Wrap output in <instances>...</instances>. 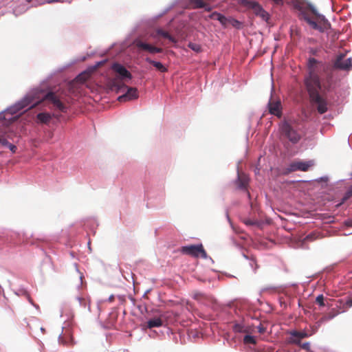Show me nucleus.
Returning a JSON list of instances; mask_svg holds the SVG:
<instances>
[{
	"label": "nucleus",
	"mask_w": 352,
	"mask_h": 352,
	"mask_svg": "<svg viewBox=\"0 0 352 352\" xmlns=\"http://www.w3.org/2000/svg\"><path fill=\"white\" fill-rule=\"evenodd\" d=\"M339 314V311L333 309L331 312L328 313L325 316L321 318L322 321H327L333 319L334 317Z\"/></svg>",
	"instance_id": "nucleus-23"
},
{
	"label": "nucleus",
	"mask_w": 352,
	"mask_h": 352,
	"mask_svg": "<svg viewBox=\"0 0 352 352\" xmlns=\"http://www.w3.org/2000/svg\"><path fill=\"white\" fill-rule=\"evenodd\" d=\"M210 18L218 20L223 25H226L227 22V19L223 15L217 12H213L210 15Z\"/></svg>",
	"instance_id": "nucleus-21"
},
{
	"label": "nucleus",
	"mask_w": 352,
	"mask_h": 352,
	"mask_svg": "<svg viewBox=\"0 0 352 352\" xmlns=\"http://www.w3.org/2000/svg\"><path fill=\"white\" fill-rule=\"evenodd\" d=\"M345 225L349 227H352V220L346 221Z\"/></svg>",
	"instance_id": "nucleus-34"
},
{
	"label": "nucleus",
	"mask_w": 352,
	"mask_h": 352,
	"mask_svg": "<svg viewBox=\"0 0 352 352\" xmlns=\"http://www.w3.org/2000/svg\"><path fill=\"white\" fill-rule=\"evenodd\" d=\"M241 4L248 9L253 10L254 13L263 20L267 21L269 19L268 13L263 10L258 2L250 0H241Z\"/></svg>",
	"instance_id": "nucleus-5"
},
{
	"label": "nucleus",
	"mask_w": 352,
	"mask_h": 352,
	"mask_svg": "<svg viewBox=\"0 0 352 352\" xmlns=\"http://www.w3.org/2000/svg\"><path fill=\"white\" fill-rule=\"evenodd\" d=\"M309 75L305 78V85L312 103L317 104V110L320 113H324L327 111V102L319 94V90H329L331 86L332 75L327 74L326 79L320 81L318 72L322 69L325 71L326 67L318 62L314 58H310L308 60Z\"/></svg>",
	"instance_id": "nucleus-1"
},
{
	"label": "nucleus",
	"mask_w": 352,
	"mask_h": 352,
	"mask_svg": "<svg viewBox=\"0 0 352 352\" xmlns=\"http://www.w3.org/2000/svg\"><path fill=\"white\" fill-rule=\"evenodd\" d=\"M245 224L247 225H254L255 222L251 221V220H247L245 221Z\"/></svg>",
	"instance_id": "nucleus-35"
},
{
	"label": "nucleus",
	"mask_w": 352,
	"mask_h": 352,
	"mask_svg": "<svg viewBox=\"0 0 352 352\" xmlns=\"http://www.w3.org/2000/svg\"><path fill=\"white\" fill-rule=\"evenodd\" d=\"M243 342L245 344H256V340L254 336L247 335L243 338Z\"/></svg>",
	"instance_id": "nucleus-25"
},
{
	"label": "nucleus",
	"mask_w": 352,
	"mask_h": 352,
	"mask_svg": "<svg viewBox=\"0 0 352 352\" xmlns=\"http://www.w3.org/2000/svg\"><path fill=\"white\" fill-rule=\"evenodd\" d=\"M236 184L241 189H245L248 184V178L245 174H238Z\"/></svg>",
	"instance_id": "nucleus-17"
},
{
	"label": "nucleus",
	"mask_w": 352,
	"mask_h": 352,
	"mask_svg": "<svg viewBox=\"0 0 352 352\" xmlns=\"http://www.w3.org/2000/svg\"><path fill=\"white\" fill-rule=\"evenodd\" d=\"M351 307H352V298H349L346 301V302L343 305L344 309L342 311H345L346 310H347L348 308Z\"/></svg>",
	"instance_id": "nucleus-29"
},
{
	"label": "nucleus",
	"mask_w": 352,
	"mask_h": 352,
	"mask_svg": "<svg viewBox=\"0 0 352 352\" xmlns=\"http://www.w3.org/2000/svg\"><path fill=\"white\" fill-rule=\"evenodd\" d=\"M345 55L343 54H339L334 63L333 67L337 69L349 71L352 68V60L351 58L344 59Z\"/></svg>",
	"instance_id": "nucleus-10"
},
{
	"label": "nucleus",
	"mask_w": 352,
	"mask_h": 352,
	"mask_svg": "<svg viewBox=\"0 0 352 352\" xmlns=\"http://www.w3.org/2000/svg\"><path fill=\"white\" fill-rule=\"evenodd\" d=\"M272 1H274L277 5L281 4L283 3L282 0H272Z\"/></svg>",
	"instance_id": "nucleus-36"
},
{
	"label": "nucleus",
	"mask_w": 352,
	"mask_h": 352,
	"mask_svg": "<svg viewBox=\"0 0 352 352\" xmlns=\"http://www.w3.org/2000/svg\"><path fill=\"white\" fill-rule=\"evenodd\" d=\"M34 96L31 94L27 95L21 101L16 104L15 109L18 111L21 110L33 102Z\"/></svg>",
	"instance_id": "nucleus-15"
},
{
	"label": "nucleus",
	"mask_w": 352,
	"mask_h": 352,
	"mask_svg": "<svg viewBox=\"0 0 352 352\" xmlns=\"http://www.w3.org/2000/svg\"><path fill=\"white\" fill-rule=\"evenodd\" d=\"M311 13L314 15L311 18L308 14L304 16V19L315 30H318L320 32H324L330 28V23L325 19V17L320 14L316 8L314 7L310 8Z\"/></svg>",
	"instance_id": "nucleus-4"
},
{
	"label": "nucleus",
	"mask_w": 352,
	"mask_h": 352,
	"mask_svg": "<svg viewBox=\"0 0 352 352\" xmlns=\"http://www.w3.org/2000/svg\"><path fill=\"white\" fill-rule=\"evenodd\" d=\"M146 61L151 65H153L158 71L161 72H166L167 68L162 64L160 62H157L155 60H151L150 58H146Z\"/></svg>",
	"instance_id": "nucleus-19"
},
{
	"label": "nucleus",
	"mask_w": 352,
	"mask_h": 352,
	"mask_svg": "<svg viewBox=\"0 0 352 352\" xmlns=\"http://www.w3.org/2000/svg\"><path fill=\"white\" fill-rule=\"evenodd\" d=\"M233 330L235 332H242L243 331V326L240 324H235L233 326Z\"/></svg>",
	"instance_id": "nucleus-30"
},
{
	"label": "nucleus",
	"mask_w": 352,
	"mask_h": 352,
	"mask_svg": "<svg viewBox=\"0 0 352 352\" xmlns=\"http://www.w3.org/2000/svg\"><path fill=\"white\" fill-rule=\"evenodd\" d=\"M280 131L283 135L289 139L292 143H297L300 140L301 136L297 131L294 129L292 125L287 122H284L280 125Z\"/></svg>",
	"instance_id": "nucleus-8"
},
{
	"label": "nucleus",
	"mask_w": 352,
	"mask_h": 352,
	"mask_svg": "<svg viewBox=\"0 0 352 352\" xmlns=\"http://www.w3.org/2000/svg\"><path fill=\"white\" fill-rule=\"evenodd\" d=\"M89 76H90V74L89 72H85L80 74L77 76L76 80L78 82H84L88 80Z\"/></svg>",
	"instance_id": "nucleus-24"
},
{
	"label": "nucleus",
	"mask_w": 352,
	"mask_h": 352,
	"mask_svg": "<svg viewBox=\"0 0 352 352\" xmlns=\"http://www.w3.org/2000/svg\"><path fill=\"white\" fill-rule=\"evenodd\" d=\"M56 1V0H50V1H49L48 2H49V3H51V2Z\"/></svg>",
	"instance_id": "nucleus-37"
},
{
	"label": "nucleus",
	"mask_w": 352,
	"mask_h": 352,
	"mask_svg": "<svg viewBox=\"0 0 352 352\" xmlns=\"http://www.w3.org/2000/svg\"><path fill=\"white\" fill-rule=\"evenodd\" d=\"M43 100L50 101L53 105L58 109L60 111L65 113L67 111V107L60 101L59 98L56 96L54 92L50 91L43 97V98L38 102L33 103L30 108H33L37 106L39 103H41Z\"/></svg>",
	"instance_id": "nucleus-6"
},
{
	"label": "nucleus",
	"mask_w": 352,
	"mask_h": 352,
	"mask_svg": "<svg viewBox=\"0 0 352 352\" xmlns=\"http://www.w3.org/2000/svg\"><path fill=\"white\" fill-rule=\"evenodd\" d=\"M112 69L118 74V76H116L115 78L121 79L122 82L125 79L131 80L132 78L131 74L120 63H113Z\"/></svg>",
	"instance_id": "nucleus-12"
},
{
	"label": "nucleus",
	"mask_w": 352,
	"mask_h": 352,
	"mask_svg": "<svg viewBox=\"0 0 352 352\" xmlns=\"http://www.w3.org/2000/svg\"><path fill=\"white\" fill-rule=\"evenodd\" d=\"M268 108H269V112L274 115L277 116L278 118H280L282 116V107H281V103L280 101L276 100H270L268 103Z\"/></svg>",
	"instance_id": "nucleus-14"
},
{
	"label": "nucleus",
	"mask_w": 352,
	"mask_h": 352,
	"mask_svg": "<svg viewBox=\"0 0 352 352\" xmlns=\"http://www.w3.org/2000/svg\"><path fill=\"white\" fill-rule=\"evenodd\" d=\"M26 1H28V2H30L31 0H26Z\"/></svg>",
	"instance_id": "nucleus-39"
},
{
	"label": "nucleus",
	"mask_w": 352,
	"mask_h": 352,
	"mask_svg": "<svg viewBox=\"0 0 352 352\" xmlns=\"http://www.w3.org/2000/svg\"><path fill=\"white\" fill-rule=\"evenodd\" d=\"M134 44L136 47L140 50L148 52L150 54L161 53L163 52V49L161 47H155L151 44L144 43L141 40H135Z\"/></svg>",
	"instance_id": "nucleus-11"
},
{
	"label": "nucleus",
	"mask_w": 352,
	"mask_h": 352,
	"mask_svg": "<svg viewBox=\"0 0 352 352\" xmlns=\"http://www.w3.org/2000/svg\"><path fill=\"white\" fill-rule=\"evenodd\" d=\"M9 111L0 113V145L8 148L12 153L16 151V146L8 142L11 139L10 125L16 120Z\"/></svg>",
	"instance_id": "nucleus-2"
},
{
	"label": "nucleus",
	"mask_w": 352,
	"mask_h": 352,
	"mask_svg": "<svg viewBox=\"0 0 352 352\" xmlns=\"http://www.w3.org/2000/svg\"><path fill=\"white\" fill-rule=\"evenodd\" d=\"M248 195L249 197H250V195L249 192H248Z\"/></svg>",
	"instance_id": "nucleus-38"
},
{
	"label": "nucleus",
	"mask_w": 352,
	"mask_h": 352,
	"mask_svg": "<svg viewBox=\"0 0 352 352\" xmlns=\"http://www.w3.org/2000/svg\"><path fill=\"white\" fill-rule=\"evenodd\" d=\"M256 328L258 329V332L261 334L264 333L266 331V328L261 324H260Z\"/></svg>",
	"instance_id": "nucleus-31"
},
{
	"label": "nucleus",
	"mask_w": 352,
	"mask_h": 352,
	"mask_svg": "<svg viewBox=\"0 0 352 352\" xmlns=\"http://www.w3.org/2000/svg\"><path fill=\"white\" fill-rule=\"evenodd\" d=\"M189 5L193 9L204 8L207 11L211 10V7L203 0H190Z\"/></svg>",
	"instance_id": "nucleus-16"
},
{
	"label": "nucleus",
	"mask_w": 352,
	"mask_h": 352,
	"mask_svg": "<svg viewBox=\"0 0 352 352\" xmlns=\"http://www.w3.org/2000/svg\"><path fill=\"white\" fill-rule=\"evenodd\" d=\"M316 164L315 160H310L308 161H294L287 167V172L292 173L298 170L308 171Z\"/></svg>",
	"instance_id": "nucleus-7"
},
{
	"label": "nucleus",
	"mask_w": 352,
	"mask_h": 352,
	"mask_svg": "<svg viewBox=\"0 0 352 352\" xmlns=\"http://www.w3.org/2000/svg\"><path fill=\"white\" fill-rule=\"evenodd\" d=\"M107 86L111 91L119 93L126 89L125 94L120 96L118 98L120 102L134 100L138 98L139 93L135 87H129L126 86L121 79L118 78H111L108 80Z\"/></svg>",
	"instance_id": "nucleus-3"
},
{
	"label": "nucleus",
	"mask_w": 352,
	"mask_h": 352,
	"mask_svg": "<svg viewBox=\"0 0 352 352\" xmlns=\"http://www.w3.org/2000/svg\"><path fill=\"white\" fill-rule=\"evenodd\" d=\"M298 345L302 349L306 350L307 351H310V343L309 342H306L304 343L300 342V344H298Z\"/></svg>",
	"instance_id": "nucleus-27"
},
{
	"label": "nucleus",
	"mask_w": 352,
	"mask_h": 352,
	"mask_svg": "<svg viewBox=\"0 0 352 352\" xmlns=\"http://www.w3.org/2000/svg\"><path fill=\"white\" fill-rule=\"evenodd\" d=\"M180 252L184 254L194 257H198L201 255L202 258H206V252L201 244L183 246L181 248Z\"/></svg>",
	"instance_id": "nucleus-9"
},
{
	"label": "nucleus",
	"mask_w": 352,
	"mask_h": 352,
	"mask_svg": "<svg viewBox=\"0 0 352 352\" xmlns=\"http://www.w3.org/2000/svg\"><path fill=\"white\" fill-rule=\"evenodd\" d=\"M351 196H352V188H351V190H348V191L346 192V194H345V195H344V198H343V201H344L347 200V199H348L349 197H351Z\"/></svg>",
	"instance_id": "nucleus-32"
},
{
	"label": "nucleus",
	"mask_w": 352,
	"mask_h": 352,
	"mask_svg": "<svg viewBox=\"0 0 352 352\" xmlns=\"http://www.w3.org/2000/svg\"><path fill=\"white\" fill-rule=\"evenodd\" d=\"M189 47L195 50V51H199V46L197 45L196 44H193V43H190L189 44Z\"/></svg>",
	"instance_id": "nucleus-33"
},
{
	"label": "nucleus",
	"mask_w": 352,
	"mask_h": 352,
	"mask_svg": "<svg viewBox=\"0 0 352 352\" xmlns=\"http://www.w3.org/2000/svg\"><path fill=\"white\" fill-rule=\"evenodd\" d=\"M52 117V115L49 113H39L36 116L37 120L42 124L49 123Z\"/></svg>",
	"instance_id": "nucleus-20"
},
{
	"label": "nucleus",
	"mask_w": 352,
	"mask_h": 352,
	"mask_svg": "<svg viewBox=\"0 0 352 352\" xmlns=\"http://www.w3.org/2000/svg\"><path fill=\"white\" fill-rule=\"evenodd\" d=\"M289 334L290 337L288 342L294 344H300L302 339L309 336L305 331H292L289 332Z\"/></svg>",
	"instance_id": "nucleus-13"
},
{
	"label": "nucleus",
	"mask_w": 352,
	"mask_h": 352,
	"mask_svg": "<svg viewBox=\"0 0 352 352\" xmlns=\"http://www.w3.org/2000/svg\"><path fill=\"white\" fill-rule=\"evenodd\" d=\"M163 325V321L162 320V318H155L150 319L147 322V327L149 329H152L154 327H160Z\"/></svg>",
	"instance_id": "nucleus-18"
},
{
	"label": "nucleus",
	"mask_w": 352,
	"mask_h": 352,
	"mask_svg": "<svg viewBox=\"0 0 352 352\" xmlns=\"http://www.w3.org/2000/svg\"><path fill=\"white\" fill-rule=\"evenodd\" d=\"M157 34L160 36H162L166 38H168L169 41H170L173 43H175L176 40L174 37H173L168 32H165L162 30H157Z\"/></svg>",
	"instance_id": "nucleus-22"
},
{
	"label": "nucleus",
	"mask_w": 352,
	"mask_h": 352,
	"mask_svg": "<svg viewBox=\"0 0 352 352\" xmlns=\"http://www.w3.org/2000/svg\"><path fill=\"white\" fill-rule=\"evenodd\" d=\"M316 302L320 305V306H322V307H324L325 305H324V296L323 295H319L316 297Z\"/></svg>",
	"instance_id": "nucleus-26"
},
{
	"label": "nucleus",
	"mask_w": 352,
	"mask_h": 352,
	"mask_svg": "<svg viewBox=\"0 0 352 352\" xmlns=\"http://www.w3.org/2000/svg\"><path fill=\"white\" fill-rule=\"evenodd\" d=\"M351 307H352V298H349L346 301V302L343 305L344 309L342 311H345L346 310H347L348 308Z\"/></svg>",
	"instance_id": "nucleus-28"
}]
</instances>
